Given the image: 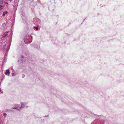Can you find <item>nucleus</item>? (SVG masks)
<instances>
[{
	"mask_svg": "<svg viewBox=\"0 0 124 124\" xmlns=\"http://www.w3.org/2000/svg\"><path fill=\"white\" fill-rule=\"evenodd\" d=\"M22 58H23V56H22Z\"/></svg>",
	"mask_w": 124,
	"mask_h": 124,
	"instance_id": "aec40b11",
	"label": "nucleus"
},
{
	"mask_svg": "<svg viewBox=\"0 0 124 124\" xmlns=\"http://www.w3.org/2000/svg\"><path fill=\"white\" fill-rule=\"evenodd\" d=\"M8 32H4L2 35V38H4L5 37H6L8 35Z\"/></svg>",
	"mask_w": 124,
	"mask_h": 124,
	"instance_id": "20e7f679",
	"label": "nucleus"
},
{
	"mask_svg": "<svg viewBox=\"0 0 124 124\" xmlns=\"http://www.w3.org/2000/svg\"><path fill=\"white\" fill-rule=\"evenodd\" d=\"M22 78H23L24 77V75L23 74V75L22 76Z\"/></svg>",
	"mask_w": 124,
	"mask_h": 124,
	"instance_id": "f3484780",
	"label": "nucleus"
},
{
	"mask_svg": "<svg viewBox=\"0 0 124 124\" xmlns=\"http://www.w3.org/2000/svg\"><path fill=\"white\" fill-rule=\"evenodd\" d=\"M0 92H1L2 93H3V92L1 90V89H0Z\"/></svg>",
	"mask_w": 124,
	"mask_h": 124,
	"instance_id": "dca6fc26",
	"label": "nucleus"
},
{
	"mask_svg": "<svg viewBox=\"0 0 124 124\" xmlns=\"http://www.w3.org/2000/svg\"><path fill=\"white\" fill-rule=\"evenodd\" d=\"M6 113H4V116H5L6 115Z\"/></svg>",
	"mask_w": 124,
	"mask_h": 124,
	"instance_id": "ddd939ff",
	"label": "nucleus"
},
{
	"mask_svg": "<svg viewBox=\"0 0 124 124\" xmlns=\"http://www.w3.org/2000/svg\"><path fill=\"white\" fill-rule=\"evenodd\" d=\"M8 13V11H4L3 12V14H2V16H4L6 14Z\"/></svg>",
	"mask_w": 124,
	"mask_h": 124,
	"instance_id": "0eeeda50",
	"label": "nucleus"
},
{
	"mask_svg": "<svg viewBox=\"0 0 124 124\" xmlns=\"http://www.w3.org/2000/svg\"><path fill=\"white\" fill-rule=\"evenodd\" d=\"M12 75L13 76H15L14 73H12Z\"/></svg>",
	"mask_w": 124,
	"mask_h": 124,
	"instance_id": "2eb2a0df",
	"label": "nucleus"
},
{
	"mask_svg": "<svg viewBox=\"0 0 124 124\" xmlns=\"http://www.w3.org/2000/svg\"><path fill=\"white\" fill-rule=\"evenodd\" d=\"M11 41L12 38H11V39H10L8 43L7 41H5L4 42V46H3V48L5 49H6V52H8L9 50Z\"/></svg>",
	"mask_w": 124,
	"mask_h": 124,
	"instance_id": "f257e3e1",
	"label": "nucleus"
},
{
	"mask_svg": "<svg viewBox=\"0 0 124 124\" xmlns=\"http://www.w3.org/2000/svg\"><path fill=\"white\" fill-rule=\"evenodd\" d=\"M3 3V0H0V5L2 4Z\"/></svg>",
	"mask_w": 124,
	"mask_h": 124,
	"instance_id": "9d476101",
	"label": "nucleus"
},
{
	"mask_svg": "<svg viewBox=\"0 0 124 124\" xmlns=\"http://www.w3.org/2000/svg\"><path fill=\"white\" fill-rule=\"evenodd\" d=\"M34 28L36 30H37L38 29V26L34 27Z\"/></svg>",
	"mask_w": 124,
	"mask_h": 124,
	"instance_id": "9b49d317",
	"label": "nucleus"
},
{
	"mask_svg": "<svg viewBox=\"0 0 124 124\" xmlns=\"http://www.w3.org/2000/svg\"><path fill=\"white\" fill-rule=\"evenodd\" d=\"M97 116L98 117H101L100 120L99 121V122L96 123L95 122H94L92 123L91 124H104V123L105 121H106V119L105 117H104L103 116L98 115Z\"/></svg>",
	"mask_w": 124,
	"mask_h": 124,
	"instance_id": "f03ea898",
	"label": "nucleus"
},
{
	"mask_svg": "<svg viewBox=\"0 0 124 124\" xmlns=\"http://www.w3.org/2000/svg\"><path fill=\"white\" fill-rule=\"evenodd\" d=\"M3 5L1 4L0 5V10H1L3 8Z\"/></svg>",
	"mask_w": 124,
	"mask_h": 124,
	"instance_id": "1a4fd4ad",
	"label": "nucleus"
},
{
	"mask_svg": "<svg viewBox=\"0 0 124 124\" xmlns=\"http://www.w3.org/2000/svg\"><path fill=\"white\" fill-rule=\"evenodd\" d=\"M5 4H8V3L6 2H5Z\"/></svg>",
	"mask_w": 124,
	"mask_h": 124,
	"instance_id": "a211bd4d",
	"label": "nucleus"
},
{
	"mask_svg": "<svg viewBox=\"0 0 124 124\" xmlns=\"http://www.w3.org/2000/svg\"><path fill=\"white\" fill-rule=\"evenodd\" d=\"M6 71L5 73V74L6 75H7L8 74H9L10 73L9 72V70L8 69L6 70Z\"/></svg>",
	"mask_w": 124,
	"mask_h": 124,
	"instance_id": "423d86ee",
	"label": "nucleus"
},
{
	"mask_svg": "<svg viewBox=\"0 0 124 124\" xmlns=\"http://www.w3.org/2000/svg\"><path fill=\"white\" fill-rule=\"evenodd\" d=\"M1 121L0 120V124H1Z\"/></svg>",
	"mask_w": 124,
	"mask_h": 124,
	"instance_id": "6ab92c4d",
	"label": "nucleus"
},
{
	"mask_svg": "<svg viewBox=\"0 0 124 124\" xmlns=\"http://www.w3.org/2000/svg\"><path fill=\"white\" fill-rule=\"evenodd\" d=\"M12 108L15 109H16L19 111H20V108H19L17 107H14Z\"/></svg>",
	"mask_w": 124,
	"mask_h": 124,
	"instance_id": "6e6552de",
	"label": "nucleus"
},
{
	"mask_svg": "<svg viewBox=\"0 0 124 124\" xmlns=\"http://www.w3.org/2000/svg\"><path fill=\"white\" fill-rule=\"evenodd\" d=\"M25 40L27 41V42H28V43H30L32 41V37L30 35H27L25 37Z\"/></svg>",
	"mask_w": 124,
	"mask_h": 124,
	"instance_id": "7ed1b4c3",
	"label": "nucleus"
},
{
	"mask_svg": "<svg viewBox=\"0 0 124 124\" xmlns=\"http://www.w3.org/2000/svg\"><path fill=\"white\" fill-rule=\"evenodd\" d=\"M6 60H5V59H4L3 60V62H2V64H4V62H5Z\"/></svg>",
	"mask_w": 124,
	"mask_h": 124,
	"instance_id": "f8f14e48",
	"label": "nucleus"
},
{
	"mask_svg": "<svg viewBox=\"0 0 124 124\" xmlns=\"http://www.w3.org/2000/svg\"><path fill=\"white\" fill-rule=\"evenodd\" d=\"M36 48L38 49H39L40 48L39 46H37L36 47Z\"/></svg>",
	"mask_w": 124,
	"mask_h": 124,
	"instance_id": "4468645a",
	"label": "nucleus"
},
{
	"mask_svg": "<svg viewBox=\"0 0 124 124\" xmlns=\"http://www.w3.org/2000/svg\"><path fill=\"white\" fill-rule=\"evenodd\" d=\"M26 103L21 102V107L20 108V109L21 108H23L24 107L25 105H26Z\"/></svg>",
	"mask_w": 124,
	"mask_h": 124,
	"instance_id": "39448f33",
	"label": "nucleus"
}]
</instances>
